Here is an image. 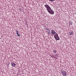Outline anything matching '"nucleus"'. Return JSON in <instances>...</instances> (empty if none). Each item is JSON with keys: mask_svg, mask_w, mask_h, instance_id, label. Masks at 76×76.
<instances>
[{"mask_svg": "<svg viewBox=\"0 0 76 76\" xmlns=\"http://www.w3.org/2000/svg\"><path fill=\"white\" fill-rule=\"evenodd\" d=\"M54 37L56 40H58V41L60 40V37L56 33L55 36H54Z\"/></svg>", "mask_w": 76, "mask_h": 76, "instance_id": "obj_1", "label": "nucleus"}, {"mask_svg": "<svg viewBox=\"0 0 76 76\" xmlns=\"http://www.w3.org/2000/svg\"><path fill=\"white\" fill-rule=\"evenodd\" d=\"M45 7L46 8L48 11L50 10L51 9V7H50L48 4H45Z\"/></svg>", "mask_w": 76, "mask_h": 76, "instance_id": "obj_2", "label": "nucleus"}, {"mask_svg": "<svg viewBox=\"0 0 76 76\" xmlns=\"http://www.w3.org/2000/svg\"><path fill=\"white\" fill-rule=\"evenodd\" d=\"M48 12L50 13V14H52V15H53V14H54V12L51 9V8L50 9V10L48 11Z\"/></svg>", "mask_w": 76, "mask_h": 76, "instance_id": "obj_3", "label": "nucleus"}, {"mask_svg": "<svg viewBox=\"0 0 76 76\" xmlns=\"http://www.w3.org/2000/svg\"><path fill=\"white\" fill-rule=\"evenodd\" d=\"M62 75L64 76H67V72L66 71H62L61 72Z\"/></svg>", "mask_w": 76, "mask_h": 76, "instance_id": "obj_4", "label": "nucleus"}, {"mask_svg": "<svg viewBox=\"0 0 76 76\" xmlns=\"http://www.w3.org/2000/svg\"><path fill=\"white\" fill-rule=\"evenodd\" d=\"M11 65L13 67H16V64L13 62L11 63Z\"/></svg>", "mask_w": 76, "mask_h": 76, "instance_id": "obj_5", "label": "nucleus"}, {"mask_svg": "<svg viewBox=\"0 0 76 76\" xmlns=\"http://www.w3.org/2000/svg\"><path fill=\"white\" fill-rule=\"evenodd\" d=\"M51 33L52 34H56V32L54 30H52L51 31Z\"/></svg>", "mask_w": 76, "mask_h": 76, "instance_id": "obj_6", "label": "nucleus"}, {"mask_svg": "<svg viewBox=\"0 0 76 76\" xmlns=\"http://www.w3.org/2000/svg\"><path fill=\"white\" fill-rule=\"evenodd\" d=\"M70 34L71 35H73V31H70Z\"/></svg>", "mask_w": 76, "mask_h": 76, "instance_id": "obj_7", "label": "nucleus"}, {"mask_svg": "<svg viewBox=\"0 0 76 76\" xmlns=\"http://www.w3.org/2000/svg\"><path fill=\"white\" fill-rule=\"evenodd\" d=\"M47 32H48V35H50V30H49V31L47 30Z\"/></svg>", "mask_w": 76, "mask_h": 76, "instance_id": "obj_8", "label": "nucleus"}, {"mask_svg": "<svg viewBox=\"0 0 76 76\" xmlns=\"http://www.w3.org/2000/svg\"><path fill=\"white\" fill-rule=\"evenodd\" d=\"M69 25H72V22L71 21H69Z\"/></svg>", "mask_w": 76, "mask_h": 76, "instance_id": "obj_9", "label": "nucleus"}, {"mask_svg": "<svg viewBox=\"0 0 76 76\" xmlns=\"http://www.w3.org/2000/svg\"><path fill=\"white\" fill-rule=\"evenodd\" d=\"M53 51L54 53H55V54H56V53L57 52V51H56V50H53Z\"/></svg>", "mask_w": 76, "mask_h": 76, "instance_id": "obj_10", "label": "nucleus"}, {"mask_svg": "<svg viewBox=\"0 0 76 76\" xmlns=\"http://www.w3.org/2000/svg\"><path fill=\"white\" fill-rule=\"evenodd\" d=\"M45 29L47 31H48L47 30H48V31H49V30H50V29H48V28H45Z\"/></svg>", "mask_w": 76, "mask_h": 76, "instance_id": "obj_11", "label": "nucleus"}, {"mask_svg": "<svg viewBox=\"0 0 76 76\" xmlns=\"http://www.w3.org/2000/svg\"><path fill=\"white\" fill-rule=\"evenodd\" d=\"M17 35L18 37H20V35L19 33L17 34Z\"/></svg>", "mask_w": 76, "mask_h": 76, "instance_id": "obj_12", "label": "nucleus"}, {"mask_svg": "<svg viewBox=\"0 0 76 76\" xmlns=\"http://www.w3.org/2000/svg\"><path fill=\"white\" fill-rule=\"evenodd\" d=\"M16 32L17 33V34H19V32H18V30H16Z\"/></svg>", "mask_w": 76, "mask_h": 76, "instance_id": "obj_13", "label": "nucleus"}, {"mask_svg": "<svg viewBox=\"0 0 76 76\" xmlns=\"http://www.w3.org/2000/svg\"><path fill=\"white\" fill-rule=\"evenodd\" d=\"M49 1H55V0H49Z\"/></svg>", "mask_w": 76, "mask_h": 76, "instance_id": "obj_14", "label": "nucleus"}]
</instances>
